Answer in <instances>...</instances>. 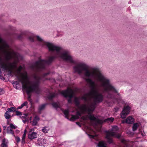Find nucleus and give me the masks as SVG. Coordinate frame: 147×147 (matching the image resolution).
<instances>
[{
  "mask_svg": "<svg viewBox=\"0 0 147 147\" xmlns=\"http://www.w3.org/2000/svg\"><path fill=\"white\" fill-rule=\"evenodd\" d=\"M47 105V104H44L39 106L38 107V110L39 112H40L41 111L44 109Z\"/></svg>",
  "mask_w": 147,
  "mask_h": 147,
  "instance_id": "nucleus-16",
  "label": "nucleus"
},
{
  "mask_svg": "<svg viewBox=\"0 0 147 147\" xmlns=\"http://www.w3.org/2000/svg\"><path fill=\"white\" fill-rule=\"evenodd\" d=\"M98 147H107L106 144L103 142H99L98 144Z\"/></svg>",
  "mask_w": 147,
  "mask_h": 147,
  "instance_id": "nucleus-19",
  "label": "nucleus"
},
{
  "mask_svg": "<svg viewBox=\"0 0 147 147\" xmlns=\"http://www.w3.org/2000/svg\"><path fill=\"white\" fill-rule=\"evenodd\" d=\"M118 127L116 126H114L113 127V131H117L118 130Z\"/></svg>",
  "mask_w": 147,
  "mask_h": 147,
  "instance_id": "nucleus-32",
  "label": "nucleus"
},
{
  "mask_svg": "<svg viewBox=\"0 0 147 147\" xmlns=\"http://www.w3.org/2000/svg\"><path fill=\"white\" fill-rule=\"evenodd\" d=\"M139 126L138 124V123H134L132 126V130L133 131H135L137 130Z\"/></svg>",
  "mask_w": 147,
  "mask_h": 147,
  "instance_id": "nucleus-20",
  "label": "nucleus"
},
{
  "mask_svg": "<svg viewBox=\"0 0 147 147\" xmlns=\"http://www.w3.org/2000/svg\"><path fill=\"white\" fill-rule=\"evenodd\" d=\"M5 91L3 88H0V95H2L4 94Z\"/></svg>",
  "mask_w": 147,
  "mask_h": 147,
  "instance_id": "nucleus-30",
  "label": "nucleus"
},
{
  "mask_svg": "<svg viewBox=\"0 0 147 147\" xmlns=\"http://www.w3.org/2000/svg\"><path fill=\"white\" fill-rule=\"evenodd\" d=\"M76 123L77 125H78L80 127H81V126L80 123L78 122H76Z\"/></svg>",
  "mask_w": 147,
  "mask_h": 147,
  "instance_id": "nucleus-38",
  "label": "nucleus"
},
{
  "mask_svg": "<svg viewBox=\"0 0 147 147\" xmlns=\"http://www.w3.org/2000/svg\"><path fill=\"white\" fill-rule=\"evenodd\" d=\"M23 107L22 106V105H21L19 107H18L17 108V109H21L22 108H23Z\"/></svg>",
  "mask_w": 147,
  "mask_h": 147,
  "instance_id": "nucleus-41",
  "label": "nucleus"
},
{
  "mask_svg": "<svg viewBox=\"0 0 147 147\" xmlns=\"http://www.w3.org/2000/svg\"><path fill=\"white\" fill-rule=\"evenodd\" d=\"M8 142L7 139H3L2 141V143L1 145V147H8Z\"/></svg>",
  "mask_w": 147,
  "mask_h": 147,
  "instance_id": "nucleus-10",
  "label": "nucleus"
},
{
  "mask_svg": "<svg viewBox=\"0 0 147 147\" xmlns=\"http://www.w3.org/2000/svg\"><path fill=\"white\" fill-rule=\"evenodd\" d=\"M123 147H128L127 145H125Z\"/></svg>",
  "mask_w": 147,
  "mask_h": 147,
  "instance_id": "nucleus-46",
  "label": "nucleus"
},
{
  "mask_svg": "<svg viewBox=\"0 0 147 147\" xmlns=\"http://www.w3.org/2000/svg\"><path fill=\"white\" fill-rule=\"evenodd\" d=\"M73 92L71 89H68L66 90L63 91L61 92V94L65 97H68L69 98L68 100L69 103H71L72 101L71 98L73 97Z\"/></svg>",
  "mask_w": 147,
  "mask_h": 147,
  "instance_id": "nucleus-5",
  "label": "nucleus"
},
{
  "mask_svg": "<svg viewBox=\"0 0 147 147\" xmlns=\"http://www.w3.org/2000/svg\"><path fill=\"white\" fill-rule=\"evenodd\" d=\"M74 102L75 104L77 106H79L80 105V102L78 99L77 98H75L74 100Z\"/></svg>",
  "mask_w": 147,
  "mask_h": 147,
  "instance_id": "nucleus-22",
  "label": "nucleus"
},
{
  "mask_svg": "<svg viewBox=\"0 0 147 147\" xmlns=\"http://www.w3.org/2000/svg\"><path fill=\"white\" fill-rule=\"evenodd\" d=\"M63 113L65 115V117L67 118L69 115V110H65L63 111Z\"/></svg>",
  "mask_w": 147,
  "mask_h": 147,
  "instance_id": "nucleus-25",
  "label": "nucleus"
},
{
  "mask_svg": "<svg viewBox=\"0 0 147 147\" xmlns=\"http://www.w3.org/2000/svg\"><path fill=\"white\" fill-rule=\"evenodd\" d=\"M19 83L17 81H16L15 82H13V84H16V85H17V84H18Z\"/></svg>",
  "mask_w": 147,
  "mask_h": 147,
  "instance_id": "nucleus-40",
  "label": "nucleus"
},
{
  "mask_svg": "<svg viewBox=\"0 0 147 147\" xmlns=\"http://www.w3.org/2000/svg\"><path fill=\"white\" fill-rule=\"evenodd\" d=\"M49 128L48 127L45 126L43 127L42 129V131L44 133H47Z\"/></svg>",
  "mask_w": 147,
  "mask_h": 147,
  "instance_id": "nucleus-18",
  "label": "nucleus"
},
{
  "mask_svg": "<svg viewBox=\"0 0 147 147\" xmlns=\"http://www.w3.org/2000/svg\"><path fill=\"white\" fill-rule=\"evenodd\" d=\"M4 116L5 118L7 119H9L11 117L10 113L9 111H6L5 113Z\"/></svg>",
  "mask_w": 147,
  "mask_h": 147,
  "instance_id": "nucleus-17",
  "label": "nucleus"
},
{
  "mask_svg": "<svg viewBox=\"0 0 147 147\" xmlns=\"http://www.w3.org/2000/svg\"><path fill=\"white\" fill-rule=\"evenodd\" d=\"M16 115L17 116H21L22 115V113L21 112L18 111H16Z\"/></svg>",
  "mask_w": 147,
  "mask_h": 147,
  "instance_id": "nucleus-28",
  "label": "nucleus"
},
{
  "mask_svg": "<svg viewBox=\"0 0 147 147\" xmlns=\"http://www.w3.org/2000/svg\"><path fill=\"white\" fill-rule=\"evenodd\" d=\"M38 134L36 132H31L30 131L28 134V138L31 140H32L37 137Z\"/></svg>",
  "mask_w": 147,
  "mask_h": 147,
  "instance_id": "nucleus-7",
  "label": "nucleus"
},
{
  "mask_svg": "<svg viewBox=\"0 0 147 147\" xmlns=\"http://www.w3.org/2000/svg\"><path fill=\"white\" fill-rule=\"evenodd\" d=\"M42 143H38V145L39 146H40V145H42Z\"/></svg>",
  "mask_w": 147,
  "mask_h": 147,
  "instance_id": "nucleus-44",
  "label": "nucleus"
},
{
  "mask_svg": "<svg viewBox=\"0 0 147 147\" xmlns=\"http://www.w3.org/2000/svg\"><path fill=\"white\" fill-rule=\"evenodd\" d=\"M124 142H125V140H123L122 141V142L123 143H124Z\"/></svg>",
  "mask_w": 147,
  "mask_h": 147,
  "instance_id": "nucleus-45",
  "label": "nucleus"
},
{
  "mask_svg": "<svg viewBox=\"0 0 147 147\" xmlns=\"http://www.w3.org/2000/svg\"><path fill=\"white\" fill-rule=\"evenodd\" d=\"M73 68L74 72L79 75H84L86 77H90L96 80L97 83H96L94 82L97 90H98V87H100L103 93H107L106 96L107 98H113V94L110 92H111L117 94L119 97L116 99L118 103L121 101V98L118 90L111 83L110 80L101 72L98 68H92L90 71L88 70L89 66L88 65L83 62H79L75 64Z\"/></svg>",
  "mask_w": 147,
  "mask_h": 147,
  "instance_id": "nucleus-2",
  "label": "nucleus"
},
{
  "mask_svg": "<svg viewBox=\"0 0 147 147\" xmlns=\"http://www.w3.org/2000/svg\"><path fill=\"white\" fill-rule=\"evenodd\" d=\"M28 100L30 102V103H32V100L30 98L28 99Z\"/></svg>",
  "mask_w": 147,
  "mask_h": 147,
  "instance_id": "nucleus-42",
  "label": "nucleus"
},
{
  "mask_svg": "<svg viewBox=\"0 0 147 147\" xmlns=\"http://www.w3.org/2000/svg\"><path fill=\"white\" fill-rule=\"evenodd\" d=\"M86 81L88 83L91 91L82 97V99L87 104L82 105L80 108L83 111L88 113V117L91 120L94 121L96 123L101 124L103 123L102 121L97 119L91 113L95 108L96 104L101 102L103 100L104 96L97 90L94 82L91 79L86 78Z\"/></svg>",
  "mask_w": 147,
  "mask_h": 147,
  "instance_id": "nucleus-3",
  "label": "nucleus"
},
{
  "mask_svg": "<svg viewBox=\"0 0 147 147\" xmlns=\"http://www.w3.org/2000/svg\"><path fill=\"white\" fill-rule=\"evenodd\" d=\"M113 136L116 137L118 138H119L120 137V135L119 134H117L116 132L111 131L107 132L106 138L107 139L108 142L110 144L113 142V141L111 138V137Z\"/></svg>",
  "mask_w": 147,
  "mask_h": 147,
  "instance_id": "nucleus-4",
  "label": "nucleus"
},
{
  "mask_svg": "<svg viewBox=\"0 0 147 147\" xmlns=\"http://www.w3.org/2000/svg\"><path fill=\"white\" fill-rule=\"evenodd\" d=\"M22 66L21 65H20L19 66V67L18 69H16V73L18 74H19V75H16V76L17 78V79L19 82H20L19 81L18 78H17V76H20L22 75L23 74V75H25L26 74V75H27V76L28 77L27 73H20L21 70L22 69Z\"/></svg>",
  "mask_w": 147,
  "mask_h": 147,
  "instance_id": "nucleus-8",
  "label": "nucleus"
},
{
  "mask_svg": "<svg viewBox=\"0 0 147 147\" xmlns=\"http://www.w3.org/2000/svg\"><path fill=\"white\" fill-rule=\"evenodd\" d=\"M53 107L55 108H59L60 107L59 104V103L53 102L52 104Z\"/></svg>",
  "mask_w": 147,
  "mask_h": 147,
  "instance_id": "nucleus-24",
  "label": "nucleus"
},
{
  "mask_svg": "<svg viewBox=\"0 0 147 147\" xmlns=\"http://www.w3.org/2000/svg\"><path fill=\"white\" fill-rule=\"evenodd\" d=\"M28 116V114H24V115L23 116H21L20 117H21V118L23 119H26V117H27V116Z\"/></svg>",
  "mask_w": 147,
  "mask_h": 147,
  "instance_id": "nucleus-31",
  "label": "nucleus"
},
{
  "mask_svg": "<svg viewBox=\"0 0 147 147\" xmlns=\"http://www.w3.org/2000/svg\"><path fill=\"white\" fill-rule=\"evenodd\" d=\"M40 44L42 46L46 45L49 51L53 55L49 57L47 60L39 59L31 66L32 69L35 73L33 74V80L29 81V78L27 75H22L20 76H17L19 81L22 84L23 89L26 90L28 95V98H30V94L33 92L39 94L40 92L39 84L41 77L36 72L41 71L45 68L47 65L51 63L55 59L60 58L71 63H75L73 57L68 51L62 47L53 44L45 41L43 40H37Z\"/></svg>",
  "mask_w": 147,
  "mask_h": 147,
  "instance_id": "nucleus-1",
  "label": "nucleus"
},
{
  "mask_svg": "<svg viewBox=\"0 0 147 147\" xmlns=\"http://www.w3.org/2000/svg\"><path fill=\"white\" fill-rule=\"evenodd\" d=\"M16 111L15 108L13 107H11L10 108L7 109V111L9 112H13Z\"/></svg>",
  "mask_w": 147,
  "mask_h": 147,
  "instance_id": "nucleus-23",
  "label": "nucleus"
},
{
  "mask_svg": "<svg viewBox=\"0 0 147 147\" xmlns=\"http://www.w3.org/2000/svg\"><path fill=\"white\" fill-rule=\"evenodd\" d=\"M56 96V94L55 93H50L49 95L48 96V98L49 100H51L53 98L55 97Z\"/></svg>",
  "mask_w": 147,
  "mask_h": 147,
  "instance_id": "nucleus-15",
  "label": "nucleus"
},
{
  "mask_svg": "<svg viewBox=\"0 0 147 147\" xmlns=\"http://www.w3.org/2000/svg\"><path fill=\"white\" fill-rule=\"evenodd\" d=\"M27 130L26 129H25L24 132L22 137V144H24L25 142V138L27 133Z\"/></svg>",
  "mask_w": 147,
  "mask_h": 147,
  "instance_id": "nucleus-14",
  "label": "nucleus"
},
{
  "mask_svg": "<svg viewBox=\"0 0 147 147\" xmlns=\"http://www.w3.org/2000/svg\"><path fill=\"white\" fill-rule=\"evenodd\" d=\"M1 132V128H0V133Z\"/></svg>",
  "mask_w": 147,
  "mask_h": 147,
  "instance_id": "nucleus-47",
  "label": "nucleus"
},
{
  "mask_svg": "<svg viewBox=\"0 0 147 147\" xmlns=\"http://www.w3.org/2000/svg\"><path fill=\"white\" fill-rule=\"evenodd\" d=\"M28 121V119H23L22 121L24 122V123H25L26 122V121Z\"/></svg>",
  "mask_w": 147,
  "mask_h": 147,
  "instance_id": "nucleus-36",
  "label": "nucleus"
},
{
  "mask_svg": "<svg viewBox=\"0 0 147 147\" xmlns=\"http://www.w3.org/2000/svg\"><path fill=\"white\" fill-rule=\"evenodd\" d=\"M119 109V108L117 107H116L114 108V109L115 110V111L116 112H117L118 111Z\"/></svg>",
  "mask_w": 147,
  "mask_h": 147,
  "instance_id": "nucleus-37",
  "label": "nucleus"
},
{
  "mask_svg": "<svg viewBox=\"0 0 147 147\" xmlns=\"http://www.w3.org/2000/svg\"><path fill=\"white\" fill-rule=\"evenodd\" d=\"M21 37V34L19 35L18 36V38L19 39H20Z\"/></svg>",
  "mask_w": 147,
  "mask_h": 147,
  "instance_id": "nucleus-43",
  "label": "nucleus"
},
{
  "mask_svg": "<svg viewBox=\"0 0 147 147\" xmlns=\"http://www.w3.org/2000/svg\"><path fill=\"white\" fill-rule=\"evenodd\" d=\"M88 136H89V137H90V138H94V136H93V135H88Z\"/></svg>",
  "mask_w": 147,
  "mask_h": 147,
  "instance_id": "nucleus-39",
  "label": "nucleus"
},
{
  "mask_svg": "<svg viewBox=\"0 0 147 147\" xmlns=\"http://www.w3.org/2000/svg\"><path fill=\"white\" fill-rule=\"evenodd\" d=\"M49 74V73H44L43 75V77H45L46 76H47V75H48V74Z\"/></svg>",
  "mask_w": 147,
  "mask_h": 147,
  "instance_id": "nucleus-35",
  "label": "nucleus"
},
{
  "mask_svg": "<svg viewBox=\"0 0 147 147\" xmlns=\"http://www.w3.org/2000/svg\"><path fill=\"white\" fill-rule=\"evenodd\" d=\"M28 103L27 101H25L21 105H22V106L24 107V106H26L28 104Z\"/></svg>",
  "mask_w": 147,
  "mask_h": 147,
  "instance_id": "nucleus-33",
  "label": "nucleus"
},
{
  "mask_svg": "<svg viewBox=\"0 0 147 147\" xmlns=\"http://www.w3.org/2000/svg\"><path fill=\"white\" fill-rule=\"evenodd\" d=\"M81 113L79 111H77L76 115H72L70 119V120L73 121L76 119H78L81 116Z\"/></svg>",
  "mask_w": 147,
  "mask_h": 147,
  "instance_id": "nucleus-9",
  "label": "nucleus"
},
{
  "mask_svg": "<svg viewBox=\"0 0 147 147\" xmlns=\"http://www.w3.org/2000/svg\"><path fill=\"white\" fill-rule=\"evenodd\" d=\"M134 121V118L131 116H129L126 119L125 122L128 124H132Z\"/></svg>",
  "mask_w": 147,
  "mask_h": 147,
  "instance_id": "nucleus-11",
  "label": "nucleus"
},
{
  "mask_svg": "<svg viewBox=\"0 0 147 147\" xmlns=\"http://www.w3.org/2000/svg\"><path fill=\"white\" fill-rule=\"evenodd\" d=\"M35 37V36L34 35H32L30 36L28 38L30 41L31 42H34V38Z\"/></svg>",
  "mask_w": 147,
  "mask_h": 147,
  "instance_id": "nucleus-27",
  "label": "nucleus"
},
{
  "mask_svg": "<svg viewBox=\"0 0 147 147\" xmlns=\"http://www.w3.org/2000/svg\"><path fill=\"white\" fill-rule=\"evenodd\" d=\"M11 128L9 127H7V133L8 134H11L13 136L15 137L14 131Z\"/></svg>",
  "mask_w": 147,
  "mask_h": 147,
  "instance_id": "nucleus-13",
  "label": "nucleus"
},
{
  "mask_svg": "<svg viewBox=\"0 0 147 147\" xmlns=\"http://www.w3.org/2000/svg\"><path fill=\"white\" fill-rule=\"evenodd\" d=\"M39 120V118L38 116H36L34 117L33 121L32 122V125L35 126L38 123V121Z\"/></svg>",
  "mask_w": 147,
  "mask_h": 147,
  "instance_id": "nucleus-12",
  "label": "nucleus"
},
{
  "mask_svg": "<svg viewBox=\"0 0 147 147\" xmlns=\"http://www.w3.org/2000/svg\"><path fill=\"white\" fill-rule=\"evenodd\" d=\"M114 120V118L113 117L108 118L107 119H106L105 120V122H108L111 123L113 122Z\"/></svg>",
  "mask_w": 147,
  "mask_h": 147,
  "instance_id": "nucleus-21",
  "label": "nucleus"
},
{
  "mask_svg": "<svg viewBox=\"0 0 147 147\" xmlns=\"http://www.w3.org/2000/svg\"><path fill=\"white\" fill-rule=\"evenodd\" d=\"M15 138L16 140V142L17 143L19 142L20 140V138L19 137H16L15 136Z\"/></svg>",
  "mask_w": 147,
  "mask_h": 147,
  "instance_id": "nucleus-29",
  "label": "nucleus"
},
{
  "mask_svg": "<svg viewBox=\"0 0 147 147\" xmlns=\"http://www.w3.org/2000/svg\"><path fill=\"white\" fill-rule=\"evenodd\" d=\"M130 109V108L129 106L125 107L121 114V117L123 119L125 118L129 114Z\"/></svg>",
  "mask_w": 147,
  "mask_h": 147,
  "instance_id": "nucleus-6",
  "label": "nucleus"
},
{
  "mask_svg": "<svg viewBox=\"0 0 147 147\" xmlns=\"http://www.w3.org/2000/svg\"><path fill=\"white\" fill-rule=\"evenodd\" d=\"M10 127L11 129H16L17 128V127L16 126H15L12 123L10 124L9 126H8Z\"/></svg>",
  "mask_w": 147,
  "mask_h": 147,
  "instance_id": "nucleus-26",
  "label": "nucleus"
},
{
  "mask_svg": "<svg viewBox=\"0 0 147 147\" xmlns=\"http://www.w3.org/2000/svg\"><path fill=\"white\" fill-rule=\"evenodd\" d=\"M82 119L84 120H86L88 119L87 117L86 116H83L82 117Z\"/></svg>",
  "mask_w": 147,
  "mask_h": 147,
  "instance_id": "nucleus-34",
  "label": "nucleus"
}]
</instances>
